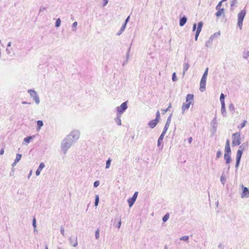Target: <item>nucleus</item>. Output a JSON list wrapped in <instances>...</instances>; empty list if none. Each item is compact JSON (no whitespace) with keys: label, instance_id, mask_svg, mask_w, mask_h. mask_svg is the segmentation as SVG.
I'll use <instances>...</instances> for the list:
<instances>
[{"label":"nucleus","instance_id":"obj_30","mask_svg":"<svg viewBox=\"0 0 249 249\" xmlns=\"http://www.w3.org/2000/svg\"><path fill=\"white\" fill-rule=\"evenodd\" d=\"M77 25V22L76 21L74 22L72 24V31H76V27Z\"/></svg>","mask_w":249,"mask_h":249},{"label":"nucleus","instance_id":"obj_48","mask_svg":"<svg viewBox=\"0 0 249 249\" xmlns=\"http://www.w3.org/2000/svg\"><path fill=\"white\" fill-rule=\"evenodd\" d=\"M4 149H1L0 150V154L1 155H3V153H4Z\"/></svg>","mask_w":249,"mask_h":249},{"label":"nucleus","instance_id":"obj_42","mask_svg":"<svg viewBox=\"0 0 249 249\" xmlns=\"http://www.w3.org/2000/svg\"><path fill=\"white\" fill-rule=\"evenodd\" d=\"M108 0H104L103 3V7H104V6H106V5H107V3H108Z\"/></svg>","mask_w":249,"mask_h":249},{"label":"nucleus","instance_id":"obj_19","mask_svg":"<svg viewBox=\"0 0 249 249\" xmlns=\"http://www.w3.org/2000/svg\"><path fill=\"white\" fill-rule=\"evenodd\" d=\"M164 134L163 131L162 132V134L160 135V138L158 139V145H160L161 142H162L163 139L164 138Z\"/></svg>","mask_w":249,"mask_h":249},{"label":"nucleus","instance_id":"obj_7","mask_svg":"<svg viewBox=\"0 0 249 249\" xmlns=\"http://www.w3.org/2000/svg\"><path fill=\"white\" fill-rule=\"evenodd\" d=\"M241 143L240 141V133H235L232 134V145L233 146L234 145H238Z\"/></svg>","mask_w":249,"mask_h":249},{"label":"nucleus","instance_id":"obj_45","mask_svg":"<svg viewBox=\"0 0 249 249\" xmlns=\"http://www.w3.org/2000/svg\"><path fill=\"white\" fill-rule=\"evenodd\" d=\"M95 236H96V238L97 239H98L99 237V231H96L95 232Z\"/></svg>","mask_w":249,"mask_h":249},{"label":"nucleus","instance_id":"obj_57","mask_svg":"<svg viewBox=\"0 0 249 249\" xmlns=\"http://www.w3.org/2000/svg\"><path fill=\"white\" fill-rule=\"evenodd\" d=\"M45 249H48V248L47 245H46Z\"/></svg>","mask_w":249,"mask_h":249},{"label":"nucleus","instance_id":"obj_50","mask_svg":"<svg viewBox=\"0 0 249 249\" xmlns=\"http://www.w3.org/2000/svg\"><path fill=\"white\" fill-rule=\"evenodd\" d=\"M17 163L18 162H16V161L15 160L14 162L12 164V166L14 167L17 164Z\"/></svg>","mask_w":249,"mask_h":249},{"label":"nucleus","instance_id":"obj_53","mask_svg":"<svg viewBox=\"0 0 249 249\" xmlns=\"http://www.w3.org/2000/svg\"><path fill=\"white\" fill-rule=\"evenodd\" d=\"M11 46V42H10L7 44V47H10Z\"/></svg>","mask_w":249,"mask_h":249},{"label":"nucleus","instance_id":"obj_12","mask_svg":"<svg viewBox=\"0 0 249 249\" xmlns=\"http://www.w3.org/2000/svg\"><path fill=\"white\" fill-rule=\"evenodd\" d=\"M206 81L202 76L200 82V90L201 91H204L206 89Z\"/></svg>","mask_w":249,"mask_h":249},{"label":"nucleus","instance_id":"obj_20","mask_svg":"<svg viewBox=\"0 0 249 249\" xmlns=\"http://www.w3.org/2000/svg\"><path fill=\"white\" fill-rule=\"evenodd\" d=\"M187 19L186 17L181 18L179 20V25L180 26H183L187 21Z\"/></svg>","mask_w":249,"mask_h":249},{"label":"nucleus","instance_id":"obj_51","mask_svg":"<svg viewBox=\"0 0 249 249\" xmlns=\"http://www.w3.org/2000/svg\"><path fill=\"white\" fill-rule=\"evenodd\" d=\"M22 104H31V103H28L27 102H25V101H23L22 102Z\"/></svg>","mask_w":249,"mask_h":249},{"label":"nucleus","instance_id":"obj_55","mask_svg":"<svg viewBox=\"0 0 249 249\" xmlns=\"http://www.w3.org/2000/svg\"><path fill=\"white\" fill-rule=\"evenodd\" d=\"M6 52H7V53L9 54L10 53V51L8 49H6Z\"/></svg>","mask_w":249,"mask_h":249},{"label":"nucleus","instance_id":"obj_60","mask_svg":"<svg viewBox=\"0 0 249 249\" xmlns=\"http://www.w3.org/2000/svg\"><path fill=\"white\" fill-rule=\"evenodd\" d=\"M1 43V40L0 39V44Z\"/></svg>","mask_w":249,"mask_h":249},{"label":"nucleus","instance_id":"obj_8","mask_svg":"<svg viewBox=\"0 0 249 249\" xmlns=\"http://www.w3.org/2000/svg\"><path fill=\"white\" fill-rule=\"evenodd\" d=\"M127 108V102H124L117 107V115H121Z\"/></svg>","mask_w":249,"mask_h":249},{"label":"nucleus","instance_id":"obj_17","mask_svg":"<svg viewBox=\"0 0 249 249\" xmlns=\"http://www.w3.org/2000/svg\"><path fill=\"white\" fill-rule=\"evenodd\" d=\"M224 159L226 163H230L231 162V154H224Z\"/></svg>","mask_w":249,"mask_h":249},{"label":"nucleus","instance_id":"obj_37","mask_svg":"<svg viewBox=\"0 0 249 249\" xmlns=\"http://www.w3.org/2000/svg\"><path fill=\"white\" fill-rule=\"evenodd\" d=\"M99 200V196H96V198H95V201L94 203L95 205H96V206L98 205Z\"/></svg>","mask_w":249,"mask_h":249},{"label":"nucleus","instance_id":"obj_22","mask_svg":"<svg viewBox=\"0 0 249 249\" xmlns=\"http://www.w3.org/2000/svg\"><path fill=\"white\" fill-rule=\"evenodd\" d=\"M43 125V123L42 121L38 120L37 122V130H39L40 128Z\"/></svg>","mask_w":249,"mask_h":249},{"label":"nucleus","instance_id":"obj_27","mask_svg":"<svg viewBox=\"0 0 249 249\" xmlns=\"http://www.w3.org/2000/svg\"><path fill=\"white\" fill-rule=\"evenodd\" d=\"M208 68H207L206 70H205V72L203 75V77L204 79H205V81H206L207 80V76L208 75Z\"/></svg>","mask_w":249,"mask_h":249},{"label":"nucleus","instance_id":"obj_46","mask_svg":"<svg viewBox=\"0 0 249 249\" xmlns=\"http://www.w3.org/2000/svg\"><path fill=\"white\" fill-rule=\"evenodd\" d=\"M121 224H122V221H121V219H120L118 222L117 227L120 228Z\"/></svg>","mask_w":249,"mask_h":249},{"label":"nucleus","instance_id":"obj_52","mask_svg":"<svg viewBox=\"0 0 249 249\" xmlns=\"http://www.w3.org/2000/svg\"><path fill=\"white\" fill-rule=\"evenodd\" d=\"M196 24H194V26H193V30L195 31V29H196Z\"/></svg>","mask_w":249,"mask_h":249},{"label":"nucleus","instance_id":"obj_2","mask_svg":"<svg viewBox=\"0 0 249 249\" xmlns=\"http://www.w3.org/2000/svg\"><path fill=\"white\" fill-rule=\"evenodd\" d=\"M73 142L72 139L66 137L61 143V149L64 154H66L68 150L71 147Z\"/></svg>","mask_w":249,"mask_h":249},{"label":"nucleus","instance_id":"obj_14","mask_svg":"<svg viewBox=\"0 0 249 249\" xmlns=\"http://www.w3.org/2000/svg\"><path fill=\"white\" fill-rule=\"evenodd\" d=\"M243 151L241 150H238L236 153V166H238L239 162L241 159Z\"/></svg>","mask_w":249,"mask_h":249},{"label":"nucleus","instance_id":"obj_41","mask_svg":"<svg viewBox=\"0 0 249 249\" xmlns=\"http://www.w3.org/2000/svg\"><path fill=\"white\" fill-rule=\"evenodd\" d=\"M172 79H173V80H174V81H175V80H177L176 73H173L172 74Z\"/></svg>","mask_w":249,"mask_h":249},{"label":"nucleus","instance_id":"obj_31","mask_svg":"<svg viewBox=\"0 0 249 249\" xmlns=\"http://www.w3.org/2000/svg\"><path fill=\"white\" fill-rule=\"evenodd\" d=\"M220 99V101H221V104H222V103L224 102V101H225V96H224V94H223V93H222L221 94Z\"/></svg>","mask_w":249,"mask_h":249},{"label":"nucleus","instance_id":"obj_54","mask_svg":"<svg viewBox=\"0 0 249 249\" xmlns=\"http://www.w3.org/2000/svg\"><path fill=\"white\" fill-rule=\"evenodd\" d=\"M31 175H32V171H31L29 173L28 178H29L31 177Z\"/></svg>","mask_w":249,"mask_h":249},{"label":"nucleus","instance_id":"obj_43","mask_svg":"<svg viewBox=\"0 0 249 249\" xmlns=\"http://www.w3.org/2000/svg\"><path fill=\"white\" fill-rule=\"evenodd\" d=\"M221 110H223L225 109V102H223V103L221 104Z\"/></svg>","mask_w":249,"mask_h":249},{"label":"nucleus","instance_id":"obj_24","mask_svg":"<svg viewBox=\"0 0 249 249\" xmlns=\"http://www.w3.org/2000/svg\"><path fill=\"white\" fill-rule=\"evenodd\" d=\"M190 67V65L188 63H186L185 64H183V73H185L186 71L188 70L189 68Z\"/></svg>","mask_w":249,"mask_h":249},{"label":"nucleus","instance_id":"obj_10","mask_svg":"<svg viewBox=\"0 0 249 249\" xmlns=\"http://www.w3.org/2000/svg\"><path fill=\"white\" fill-rule=\"evenodd\" d=\"M202 26H203V22H202V21H200L198 23L197 28L196 29V36H195V39L196 40H197V39L198 38V35L200 34V33L202 30Z\"/></svg>","mask_w":249,"mask_h":249},{"label":"nucleus","instance_id":"obj_16","mask_svg":"<svg viewBox=\"0 0 249 249\" xmlns=\"http://www.w3.org/2000/svg\"><path fill=\"white\" fill-rule=\"evenodd\" d=\"M217 11L215 13V16L217 17L221 16V15L224 14V8H218L217 9Z\"/></svg>","mask_w":249,"mask_h":249},{"label":"nucleus","instance_id":"obj_38","mask_svg":"<svg viewBox=\"0 0 249 249\" xmlns=\"http://www.w3.org/2000/svg\"><path fill=\"white\" fill-rule=\"evenodd\" d=\"M222 4V0H221L220 1H219L218 2V4H217V5L216 6V9L220 8V7H221Z\"/></svg>","mask_w":249,"mask_h":249},{"label":"nucleus","instance_id":"obj_58","mask_svg":"<svg viewBox=\"0 0 249 249\" xmlns=\"http://www.w3.org/2000/svg\"><path fill=\"white\" fill-rule=\"evenodd\" d=\"M34 231H36V228H34Z\"/></svg>","mask_w":249,"mask_h":249},{"label":"nucleus","instance_id":"obj_34","mask_svg":"<svg viewBox=\"0 0 249 249\" xmlns=\"http://www.w3.org/2000/svg\"><path fill=\"white\" fill-rule=\"evenodd\" d=\"M60 232L63 236H65V230L63 226H61L60 227Z\"/></svg>","mask_w":249,"mask_h":249},{"label":"nucleus","instance_id":"obj_1","mask_svg":"<svg viewBox=\"0 0 249 249\" xmlns=\"http://www.w3.org/2000/svg\"><path fill=\"white\" fill-rule=\"evenodd\" d=\"M194 94H188L186 96V103L182 106V110L183 112H185V110H188L191 105L194 103Z\"/></svg>","mask_w":249,"mask_h":249},{"label":"nucleus","instance_id":"obj_6","mask_svg":"<svg viewBox=\"0 0 249 249\" xmlns=\"http://www.w3.org/2000/svg\"><path fill=\"white\" fill-rule=\"evenodd\" d=\"M80 134V131L79 130H74L71 131V133L67 137L72 139V142H74L79 138Z\"/></svg>","mask_w":249,"mask_h":249},{"label":"nucleus","instance_id":"obj_26","mask_svg":"<svg viewBox=\"0 0 249 249\" xmlns=\"http://www.w3.org/2000/svg\"><path fill=\"white\" fill-rule=\"evenodd\" d=\"M21 157H22L21 154H17L16 155V158L15 160L16 162H18L19 161V160H20Z\"/></svg>","mask_w":249,"mask_h":249},{"label":"nucleus","instance_id":"obj_4","mask_svg":"<svg viewBox=\"0 0 249 249\" xmlns=\"http://www.w3.org/2000/svg\"><path fill=\"white\" fill-rule=\"evenodd\" d=\"M28 92L30 93V96L33 98V99L35 102L36 105H38L40 103V99L38 95H37L36 92L33 89H28Z\"/></svg>","mask_w":249,"mask_h":249},{"label":"nucleus","instance_id":"obj_47","mask_svg":"<svg viewBox=\"0 0 249 249\" xmlns=\"http://www.w3.org/2000/svg\"><path fill=\"white\" fill-rule=\"evenodd\" d=\"M221 151H220V150H218V151H217V152L216 153L217 157H220V156H221Z\"/></svg>","mask_w":249,"mask_h":249},{"label":"nucleus","instance_id":"obj_35","mask_svg":"<svg viewBox=\"0 0 249 249\" xmlns=\"http://www.w3.org/2000/svg\"><path fill=\"white\" fill-rule=\"evenodd\" d=\"M247 122L246 121V120H244V121H243L242 122V123H241L240 126L239 127L240 128H243V127H245L246 124H247Z\"/></svg>","mask_w":249,"mask_h":249},{"label":"nucleus","instance_id":"obj_23","mask_svg":"<svg viewBox=\"0 0 249 249\" xmlns=\"http://www.w3.org/2000/svg\"><path fill=\"white\" fill-rule=\"evenodd\" d=\"M128 202L129 207H132V206L133 205L134 203L133 196H132L131 198H128Z\"/></svg>","mask_w":249,"mask_h":249},{"label":"nucleus","instance_id":"obj_36","mask_svg":"<svg viewBox=\"0 0 249 249\" xmlns=\"http://www.w3.org/2000/svg\"><path fill=\"white\" fill-rule=\"evenodd\" d=\"M111 162V160H110V159L107 160V163H106V168L109 167V166L110 165Z\"/></svg>","mask_w":249,"mask_h":249},{"label":"nucleus","instance_id":"obj_3","mask_svg":"<svg viewBox=\"0 0 249 249\" xmlns=\"http://www.w3.org/2000/svg\"><path fill=\"white\" fill-rule=\"evenodd\" d=\"M246 14V10L245 9H243L241 10L238 14V22L237 24L240 29H241L242 25H243V21L244 20V18Z\"/></svg>","mask_w":249,"mask_h":249},{"label":"nucleus","instance_id":"obj_39","mask_svg":"<svg viewBox=\"0 0 249 249\" xmlns=\"http://www.w3.org/2000/svg\"><path fill=\"white\" fill-rule=\"evenodd\" d=\"M46 9V8L44 6H41L39 9V13H41Z\"/></svg>","mask_w":249,"mask_h":249},{"label":"nucleus","instance_id":"obj_61","mask_svg":"<svg viewBox=\"0 0 249 249\" xmlns=\"http://www.w3.org/2000/svg\"><path fill=\"white\" fill-rule=\"evenodd\" d=\"M58 249H60V248H58Z\"/></svg>","mask_w":249,"mask_h":249},{"label":"nucleus","instance_id":"obj_49","mask_svg":"<svg viewBox=\"0 0 249 249\" xmlns=\"http://www.w3.org/2000/svg\"><path fill=\"white\" fill-rule=\"evenodd\" d=\"M192 140H193L192 137H190L189 139H188V142L189 143H191Z\"/></svg>","mask_w":249,"mask_h":249},{"label":"nucleus","instance_id":"obj_25","mask_svg":"<svg viewBox=\"0 0 249 249\" xmlns=\"http://www.w3.org/2000/svg\"><path fill=\"white\" fill-rule=\"evenodd\" d=\"M34 137V136H28V137H27L24 138V142H25L27 143H29L31 142V140H32L33 139Z\"/></svg>","mask_w":249,"mask_h":249},{"label":"nucleus","instance_id":"obj_18","mask_svg":"<svg viewBox=\"0 0 249 249\" xmlns=\"http://www.w3.org/2000/svg\"><path fill=\"white\" fill-rule=\"evenodd\" d=\"M129 16H128V18H127L125 21V23L123 24V25H122V26L121 28L120 32L119 33H118V35H120V34L122 33V32H123V31H124V30L125 29L127 21H128V20H129Z\"/></svg>","mask_w":249,"mask_h":249},{"label":"nucleus","instance_id":"obj_5","mask_svg":"<svg viewBox=\"0 0 249 249\" xmlns=\"http://www.w3.org/2000/svg\"><path fill=\"white\" fill-rule=\"evenodd\" d=\"M160 111H157L156 113V117L155 120H151V121L149 122L148 125L153 128V127H155L157 125V124L158 123L160 119Z\"/></svg>","mask_w":249,"mask_h":249},{"label":"nucleus","instance_id":"obj_15","mask_svg":"<svg viewBox=\"0 0 249 249\" xmlns=\"http://www.w3.org/2000/svg\"><path fill=\"white\" fill-rule=\"evenodd\" d=\"M45 164L43 162L40 163L37 169L36 172V175L38 176L40 175L41 171L45 167Z\"/></svg>","mask_w":249,"mask_h":249},{"label":"nucleus","instance_id":"obj_9","mask_svg":"<svg viewBox=\"0 0 249 249\" xmlns=\"http://www.w3.org/2000/svg\"><path fill=\"white\" fill-rule=\"evenodd\" d=\"M243 191L241 193L242 197H248L249 196V190L247 187H244V185H241Z\"/></svg>","mask_w":249,"mask_h":249},{"label":"nucleus","instance_id":"obj_56","mask_svg":"<svg viewBox=\"0 0 249 249\" xmlns=\"http://www.w3.org/2000/svg\"><path fill=\"white\" fill-rule=\"evenodd\" d=\"M169 108H166L165 110H164V112H166V111H167Z\"/></svg>","mask_w":249,"mask_h":249},{"label":"nucleus","instance_id":"obj_33","mask_svg":"<svg viewBox=\"0 0 249 249\" xmlns=\"http://www.w3.org/2000/svg\"><path fill=\"white\" fill-rule=\"evenodd\" d=\"M189 239V236H181L180 238V240H185V241H187Z\"/></svg>","mask_w":249,"mask_h":249},{"label":"nucleus","instance_id":"obj_29","mask_svg":"<svg viewBox=\"0 0 249 249\" xmlns=\"http://www.w3.org/2000/svg\"><path fill=\"white\" fill-rule=\"evenodd\" d=\"M61 20L60 18H58L56 22H55V26L56 27V28H58L60 26V24H61Z\"/></svg>","mask_w":249,"mask_h":249},{"label":"nucleus","instance_id":"obj_28","mask_svg":"<svg viewBox=\"0 0 249 249\" xmlns=\"http://www.w3.org/2000/svg\"><path fill=\"white\" fill-rule=\"evenodd\" d=\"M169 213H167L162 218L163 221H166L169 218Z\"/></svg>","mask_w":249,"mask_h":249},{"label":"nucleus","instance_id":"obj_21","mask_svg":"<svg viewBox=\"0 0 249 249\" xmlns=\"http://www.w3.org/2000/svg\"><path fill=\"white\" fill-rule=\"evenodd\" d=\"M169 123H170V122L167 121L166 124L165 125L163 129V132L164 133V135L166 134V133L167 132V130L169 128Z\"/></svg>","mask_w":249,"mask_h":249},{"label":"nucleus","instance_id":"obj_40","mask_svg":"<svg viewBox=\"0 0 249 249\" xmlns=\"http://www.w3.org/2000/svg\"><path fill=\"white\" fill-rule=\"evenodd\" d=\"M33 226L34 227V228H36V220L35 218H34L33 220Z\"/></svg>","mask_w":249,"mask_h":249},{"label":"nucleus","instance_id":"obj_44","mask_svg":"<svg viewBox=\"0 0 249 249\" xmlns=\"http://www.w3.org/2000/svg\"><path fill=\"white\" fill-rule=\"evenodd\" d=\"M100 184V181H94V187H98Z\"/></svg>","mask_w":249,"mask_h":249},{"label":"nucleus","instance_id":"obj_59","mask_svg":"<svg viewBox=\"0 0 249 249\" xmlns=\"http://www.w3.org/2000/svg\"><path fill=\"white\" fill-rule=\"evenodd\" d=\"M226 0H222V1L223 2V1H225Z\"/></svg>","mask_w":249,"mask_h":249},{"label":"nucleus","instance_id":"obj_11","mask_svg":"<svg viewBox=\"0 0 249 249\" xmlns=\"http://www.w3.org/2000/svg\"><path fill=\"white\" fill-rule=\"evenodd\" d=\"M69 243L70 244L72 245L73 247H76L78 245V242L77 241V237L76 236L75 238H73L72 236H71L69 238Z\"/></svg>","mask_w":249,"mask_h":249},{"label":"nucleus","instance_id":"obj_32","mask_svg":"<svg viewBox=\"0 0 249 249\" xmlns=\"http://www.w3.org/2000/svg\"><path fill=\"white\" fill-rule=\"evenodd\" d=\"M138 196V192H135L134 193V195H133V200H134V202L136 201Z\"/></svg>","mask_w":249,"mask_h":249},{"label":"nucleus","instance_id":"obj_13","mask_svg":"<svg viewBox=\"0 0 249 249\" xmlns=\"http://www.w3.org/2000/svg\"><path fill=\"white\" fill-rule=\"evenodd\" d=\"M225 153H228V154H231V148L230 146L229 140H227L226 142Z\"/></svg>","mask_w":249,"mask_h":249}]
</instances>
